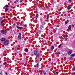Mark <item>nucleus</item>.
I'll list each match as a JSON object with an SVG mask.
<instances>
[{
    "label": "nucleus",
    "instance_id": "39",
    "mask_svg": "<svg viewBox=\"0 0 75 75\" xmlns=\"http://www.w3.org/2000/svg\"><path fill=\"white\" fill-rule=\"evenodd\" d=\"M0 20H1V19Z\"/></svg>",
    "mask_w": 75,
    "mask_h": 75
},
{
    "label": "nucleus",
    "instance_id": "30",
    "mask_svg": "<svg viewBox=\"0 0 75 75\" xmlns=\"http://www.w3.org/2000/svg\"><path fill=\"white\" fill-rule=\"evenodd\" d=\"M49 18V17H48L47 18V19H48V18Z\"/></svg>",
    "mask_w": 75,
    "mask_h": 75
},
{
    "label": "nucleus",
    "instance_id": "12",
    "mask_svg": "<svg viewBox=\"0 0 75 75\" xmlns=\"http://www.w3.org/2000/svg\"><path fill=\"white\" fill-rule=\"evenodd\" d=\"M38 14H36L35 16L36 19H37V18H38Z\"/></svg>",
    "mask_w": 75,
    "mask_h": 75
},
{
    "label": "nucleus",
    "instance_id": "11",
    "mask_svg": "<svg viewBox=\"0 0 75 75\" xmlns=\"http://www.w3.org/2000/svg\"><path fill=\"white\" fill-rule=\"evenodd\" d=\"M36 55H36V57H40V54L39 53H38V54H36Z\"/></svg>",
    "mask_w": 75,
    "mask_h": 75
},
{
    "label": "nucleus",
    "instance_id": "32",
    "mask_svg": "<svg viewBox=\"0 0 75 75\" xmlns=\"http://www.w3.org/2000/svg\"><path fill=\"white\" fill-rule=\"evenodd\" d=\"M16 1H17V2H18V0H16Z\"/></svg>",
    "mask_w": 75,
    "mask_h": 75
},
{
    "label": "nucleus",
    "instance_id": "4",
    "mask_svg": "<svg viewBox=\"0 0 75 75\" xmlns=\"http://www.w3.org/2000/svg\"><path fill=\"white\" fill-rule=\"evenodd\" d=\"M16 28H18V29H19V30H23V27H20L18 26H16Z\"/></svg>",
    "mask_w": 75,
    "mask_h": 75
},
{
    "label": "nucleus",
    "instance_id": "9",
    "mask_svg": "<svg viewBox=\"0 0 75 75\" xmlns=\"http://www.w3.org/2000/svg\"><path fill=\"white\" fill-rule=\"evenodd\" d=\"M71 25H69L68 27V29L69 30H71Z\"/></svg>",
    "mask_w": 75,
    "mask_h": 75
},
{
    "label": "nucleus",
    "instance_id": "2",
    "mask_svg": "<svg viewBox=\"0 0 75 75\" xmlns=\"http://www.w3.org/2000/svg\"><path fill=\"white\" fill-rule=\"evenodd\" d=\"M45 24V23L44 22H42L41 23V25H40V30H42V28H44V25Z\"/></svg>",
    "mask_w": 75,
    "mask_h": 75
},
{
    "label": "nucleus",
    "instance_id": "8",
    "mask_svg": "<svg viewBox=\"0 0 75 75\" xmlns=\"http://www.w3.org/2000/svg\"><path fill=\"white\" fill-rule=\"evenodd\" d=\"M5 40L6 39H5V38H2L1 39V41H5Z\"/></svg>",
    "mask_w": 75,
    "mask_h": 75
},
{
    "label": "nucleus",
    "instance_id": "6",
    "mask_svg": "<svg viewBox=\"0 0 75 75\" xmlns=\"http://www.w3.org/2000/svg\"><path fill=\"white\" fill-rule=\"evenodd\" d=\"M38 52V51L37 50H35V51L34 52V54L35 55H37V52Z\"/></svg>",
    "mask_w": 75,
    "mask_h": 75
},
{
    "label": "nucleus",
    "instance_id": "31",
    "mask_svg": "<svg viewBox=\"0 0 75 75\" xmlns=\"http://www.w3.org/2000/svg\"><path fill=\"white\" fill-rule=\"evenodd\" d=\"M54 74H55L56 73H54ZM56 74H58V73L57 72L56 73Z\"/></svg>",
    "mask_w": 75,
    "mask_h": 75
},
{
    "label": "nucleus",
    "instance_id": "10",
    "mask_svg": "<svg viewBox=\"0 0 75 75\" xmlns=\"http://www.w3.org/2000/svg\"><path fill=\"white\" fill-rule=\"evenodd\" d=\"M71 5H69L67 7V9L68 10H69L71 9Z\"/></svg>",
    "mask_w": 75,
    "mask_h": 75
},
{
    "label": "nucleus",
    "instance_id": "16",
    "mask_svg": "<svg viewBox=\"0 0 75 75\" xmlns=\"http://www.w3.org/2000/svg\"><path fill=\"white\" fill-rule=\"evenodd\" d=\"M62 46V45L60 44L59 46H58V48H61V47Z\"/></svg>",
    "mask_w": 75,
    "mask_h": 75
},
{
    "label": "nucleus",
    "instance_id": "7",
    "mask_svg": "<svg viewBox=\"0 0 75 75\" xmlns=\"http://www.w3.org/2000/svg\"><path fill=\"white\" fill-rule=\"evenodd\" d=\"M72 52V50L70 51L68 53V54L69 55H70Z\"/></svg>",
    "mask_w": 75,
    "mask_h": 75
},
{
    "label": "nucleus",
    "instance_id": "1",
    "mask_svg": "<svg viewBox=\"0 0 75 75\" xmlns=\"http://www.w3.org/2000/svg\"><path fill=\"white\" fill-rule=\"evenodd\" d=\"M8 44H9V40H6L4 43V44L5 46H6V45H8Z\"/></svg>",
    "mask_w": 75,
    "mask_h": 75
},
{
    "label": "nucleus",
    "instance_id": "35",
    "mask_svg": "<svg viewBox=\"0 0 75 75\" xmlns=\"http://www.w3.org/2000/svg\"><path fill=\"white\" fill-rule=\"evenodd\" d=\"M42 39H43V38H42Z\"/></svg>",
    "mask_w": 75,
    "mask_h": 75
},
{
    "label": "nucleus",
    "instance_id": "26",
    "mask_svg": "<svg viewBox=\"0 0 75 75\" xmlns=\"http://www.w3.org/2000/svg\"><path fill=\"white\" fill-rule=\"evenodd\" d=\"M69 3H71V0H69Z\"/></svg>",
    "mask_w": 75,
    "mask_h": 75
},
{
    "label": "nucleus",
    "instance_id": "22",
    "mask_svg": "<svg viewBox=\"0 0 75 75\" xmlns=\"http://www.w3.org/2000/svg\"><path fill=\"white\" fill-rule=\"evenodd\" d=\"M57 54H58V55H59V54H60V52H57Z\"/></svg>",
    "mask_w": 75,
    "mask_h": 75
},
{
    "label": "nucleus",
    "instance_id": "36",
    "mask_svg": "<svg viewBox=\"0 0 75 75\" xmlns=\"http://www.w3.org/2000/svg\"><path fill=\"white\" fill-rule=\"evenodd\" d=\"M0 75H1V73H0Z\"/></svg>",
    "mask_w": 75,
    "mask_h": 75
},
{
    "label": "nucleus",
    "instance_id": "23",
    "mask_svg": "<svg viewBox=\"0 0 75 75\" xmlns=\"http://www.w3.org/2000/svg\"><path fill=\"white\" fill-rule=\"evenodd\" d=\"M65 24H67L68 22H67V21H66L65 22Z\"/></svg>",
    "mask_w": 75,
    "mask_h": 75
},
{
    "label": "nucleus",
    "instance_id": "13",
    "mask_svg": "<svg viewBox=\"0 0 75 75\" xmlns=\"http://www.w3.org/2000/svg\"><path fill=\"white\" fill-rule=\"evenodd\" d=\"M51 50H53L54 49V46H52V47H51Z\"/></svg>",
    "mask_w": 75,
    "mask_h": 75
},
{
    "label": "nucleus",
    "instance_id": "29",
    "mask_svg": "<svg viewBox=\"0 0 75 75\" xmlns=\"http://www.w3.org/2000/svg\"><path fill=\"white\" fill-rule=\"evenodd\" d=\"M38 7H39V8H41V6H38Z\"/></svg>",
    "mask_w": 75,
    "mask_h": 75
},
{
    "label": "nucleus",
    "instance_id": "19",
    "mask_svg": "<svg viewBox=\"0 0 75 75\" xmlns=\"http://www.w3.org/2000/svg\"><path fill=\"white\" fill-rule=\"evenodd\" d=\"M3 21H4V20H3L1 22V25H3Z\"/></svg>",
    "mask_w": 75,
    "mask_h": 75
},
{
    "label": "nucleus",
    "instance_id": "20",
    "mask_svg": "<svg viewBox=\"0 0 75 75\" xmlns=\"http://www.w3.org/2000/svg\"><path fill=\"white\" fill-rule=\"evenodd\" d=\"M43 73L44 75H47V74H46V72L45 71L43 72Z\"/></svg>",
    "mask_w": 75,
    "mask_h": 75
},
{
    "label": "nucleus",
    "instance_id": "17",
    "mask_svg": "<svg viewBox=\"0 0 75 75\" xmlns=\"http://www.w3.org/2000/svg\"><path fill=\"white\" fill-rule=\"evenodd\" d=\"M8 9L7 8H6L5 11L6 12L7 11H8Z\"/></svg>",
    "mask_w": 75,
    "mask_h": 75
},
{
    "label": "nucleus",
    "instance_id": "38",
    "mask_svg": "<svg viewBox=\"0 0 75 75\" xmlns=\"http://www.w3.org/2000/svg\"><path fill=\"white\" fill-rule=\"evenodd\" d=\"M39 33H41V32H40Z\"/></svg>",
    "mask_w": 75,
    "mask_h": 75
},
{
    "label": "nucleus",
    "instance_id": "34",
    "mask_svg": "<svg viewBox=\"0 0 75 75\" xmlns=\"http://www.w3.org/2000/svg\"><path fill=\"white\" fill-rule=\"evenodd\" d=\"M16 3V1H15L14 2V3Z\"/></svg>",
    "mask_w": 75,
    "mask_h": 75
},
{
    "label": "nucleus",
    "instance_id": "27",
    "mask_svg": "<svg viewBox=\"0 0 75 75\" xmlns=\"http://www.w3.org/2000/svg\"><path fill=\"white\" fill-rule=\"evenodd\" d=\"M3 64L4 65H6V62H5V63Z\"/></svg>",
    "mask_w": 75,
    "mask_h": 75
},
{
    "label": "nucleus",
    "instance_id": "25",
    "mask_svg": "<svg viewBox=\"0 0 75 75\" xmlns=\"http://www.w3.org/2000/svg\"><path fill=\"white\" fill-rule=\"evenodd\" d=\"M41 60H42V58H40V61H41Z\"/></svg>",
    "mask_w": 75,
    "mask_h": 75
},
{
    "label": "nucleus",
    "instance_id": "37",
    "mask_svg": "<svg viewBox=\"0 0 75 75\" xmlns=\"http://www.w3.org/2000/svg\"><path fill=\"white\" fill-rule=\"evenodd\" d=\"M56 30H57V29L56 28Z\"/></svg>",
    "mask_w": 75,
    "mask_h": 75
},
{
    "label": "nucleus",
    "instance_id": "18",
    "mask_svg": "<svg viewBox=\"0 0 75 75\" xmlns=\"http://www.w3.org/2000/svg\"><path fill=\"white\" fill-rule=\"evenodd\" d=\"M72 71H75V68H73L72 69Z\"/></svg>",
    "mask_w": 75,
    "mask_h": 75
},
{
    "label": "nucleus",
    "instance_id": "3",
    "mask_svg": "<svg viewBox=\"0 0 75 75\" xmlns=\"http://www.w3.org/2000/svg\"><path fill=\"white\" fill-rule=\"evenodd\" d=\"M1 32L2 34H5L7 33V31L5 30H1Z\"/></svg>",
    "mask_w": 75,
    "mask_h": 75
},
{
    "label": "nucleus",
    "instance_id": "28",
    "mask_svg": "<svg viewBox=\"0 0 75 75\" xmlns=\"http://www.w3.org/2000/svg\"><path fill=\"white\" fill-rule=\"evenodd\" d=\"M5 74L6 75H7V72H5Z\"/></svg>",
    "mask_w": 75,
    "mask_h": 75
},
{
    "label": "nucleus",
    "instance_id": "24",
    "mask_svg": "<svg viewBox=\"0 0 75 75\" xmlns=\"http://www.w3.org/2000/svg\"><path fill=\"white\" fill-rule=\"evenodd\" d=\"M36 67H38V63H37L36 64Z\"/></svg>",
    "mask_w": 75,
    "mask_h": 75
},
{
    "label": "nucleus",
    "instance_id": "5",
    "mask_svg": "<svg viewBox=\"0 0 75 75\" xmlns=\"http://www.w3.org/2000/svg\"><path fill=\"white\" fill-rule=\"evenodd\" d=\"M18 38L19 39L21 38V33H19V35H18Z\"/></svg>",
    "mask_w": 75,
    "mask_h": 75
},
{
    "label": "nucleus",
    "instance_id": "33",
    "mask_svg": "<svg viewBox=\"0 0 75 75\" xmlns=\"http://www.w3.org/2000/svg\"><path fill=\"white\" fill-rule=\"evenodd\" d=\"M66 38H65V37H64V39H65Z\"/></svg>",
    "mask_w": 75,
    "mask_h": 75
},
{
    "label": "nucleus",
    "instance_id": "15",
    "mask_svg": "<svg viewBox=\"0 0 75 75\" xmlns=\"http://www.w3.org/2000/svg\"><path fill=\"white\" fill-rule=\"evenodd\" d=\"M71 57H75V54H72L71 55Z\"/></svg>",
    "mask_w": 75,
    "mask_h": 75
},
{
    "label": "nucleus",
    "instance_id": "21",
    "mask_svg": "<svg viewBox=\"0 0 75 75\" xmlns=\"http://www.w3.org/2000/svg\"><path fill=\"white\" fill-rule=\"evenodd\" d=\"M5 7H9V6L8 5H6L5 6Z\"/></svg>",
    "mask_w": 75,
    "mask_h": 75
},
{
    "label": "nucleus",
    "instance_id": "14",
    "mask_svg": "<svg viewBox=\"0 0 75 75\" xmlns=\"http://www.w3.org/2000/svg\"><path fill=\"white\" fill-rule=\"evenodd\" d=\"M25 51H26V52H28V50L27 49H25Z\"/></svg>",
    "mask_w": 75,
    "mask_h": 75
}]
</instances>
